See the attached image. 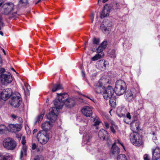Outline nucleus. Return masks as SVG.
<instances>
[{"mask_svg": "<svg viewBox=\"0 0 160 160\" xmlns=\"http://www.w3.org/2000/svg\"><path fill=\"white\" fill-rule=\"evenodd\" d=\"M98 137L100 139L103 140H108L109 137L107 131L103 129H101L99 131Z\"/></svg>", "mask_w": 160, "mask_h": 160, "instance_id": "16", "label": "nucleus"}, {"mask_svg": "<svg viewBox=\"0 0 160 160\" xmlns=\"http://www.w3.org/2000/svg\"><path fill=\"white\" fill-rule=\"evenodd\" d=\"M110 12V7L108 5H105L101 13L100 17L102 18L107 17L109 15Z\"/></svg>", "mask_w": 160, "mask_h": 160, "instance_id": "19", "label": "nucleus"}, {"mask_svg": "<svg viewBox=\"0 0 160 160\" xmlns=\"http://www.w3.org/2000/svg\"><path fill=\"white\" fill-rule=\"evenodd\" d=\"M82 113L87 117H90L92 114V112L91 108L89 106H84L81 110Z\"/></svg>", "mask_w": 160, "mask_h": 160, "instance_id": "18", "label": "nucleus"}, {"mask_svg": "<svg viewBox=\"0 0 160 160\" xmlns=\"http://www.w3.org/2000/svg\"><path fill=\"white\" fill-rule=\"evenodd\" d=\"M2 51H3V53H4L5 54V51L4 50V49H2Z\"/></svg>", "mask_w": 160, "mask_h": 160, "instance_id": "62", "label": "nucleus"}, {"mask_svg": "<svg viewBox=\"0 0 160 160\" xmlns=\"http://www.w3.org/2000/svg\"><path fill=\"white\" fill-rule=\"evenodd\" d=\"M17 14V12H15L13 13H12V15L14 17H15L16 16V15Z\"/></svg>", "mask_w": 160, "mask_h": 160, "instance_id": "55", "label": "nucleus"}, {"mask_svg": "<svg viewBox=\"0 0 160 160\" xmlns=\"http://www.w3.org/2000/svg\"><path fill=\"white\" fill-rule=\"evenodd\" d=\"M105 126L106 129H108L109 128L108 123L107 122H105Z\"/></svg>", "mask_w": 160, "mask_h": 160, "instance_id": "51", "label": "nucleus"}, {"mask_svg": "<svg viewBox=\"0 0 160 160\" xmlns=\"http://www.w3.org/2000/svg\"><path fill=\"white\" fill-rule=\"evenodd\" d=\"M22 102L21 95L18 92L13 93L11 98V105L15 108H18Z\"/></svg>", "mask_w": 160, "mask_h": 160, "instance_id": "9", "label": "nucleus"}, {"mask_svg": "<svg viewBox=\"0 0 160 160\" xmlns=\"http://www.w3.org/2000/svg\"><path fill=\"white\" fill-rule=\"evenodd\" d=\"M144 160H150L148 155L147 154L144 155Z\"/></svg>", "mask_w": 160, "mask_h": 160, "instance_id": "46", "label": "nucleus"}, {"mask_svg": "<svg viewBox=\"0 0 160 160\" xmlns=\"http://www.w3.org/2000/svg\"><path fill=\"white\" fill-rule=\"evenodd\" d=\"M97 65L100 68H106L107 62L105 61L100 60L98 61L97 62Z\"/></svg>", "mask_w": 160, "mask_h": 160, "instance_id": "26", "label": "nucleus"}, {"mask_svg": "<svg viewBox=\"0 0 160 160\" xmlns=\"http://www.w3.org/2000/svg\"><path fill=\"white\" fill-rule=\"evenodd\" d=\"M28 0H19L18 2V6L26 7L29 6Z\"/></svg>", "mask_w": 160, "mask_h": 160, "instance_id": "25", "label": "nucleus"}, {"mask_svg": "<svg viewBox=\"0 0 160 160\" xmlns=\"http://www.w3.org/2000/svg\"><path fill=\"white\" fill-rule=\"evenodd\" d=\"M10 128L11 129L16 130L17 131H19L21 128V126L20 124H11L9 125Z\"/></svg>", "mask_w": 160, "mask_h": 160, "instance_id": "27", "label": "nucleus"}, {"mask_svg": "<svg viewBox=\"0 0 160 160\" xmlns=\"http://www.w3.org/2000/svg\"><path fill=\"white\" fill-rule=\"evenodd\" d=\"M107 41H104L101 43L100 46L102 47L103 48L105 49L107 47Z\"/></svg>", "mask_w": 160, "mask_h": 160, "instance_id": "41", "label": "nucleus"}, {"mask_svg": "<svg viewBox=\"0 0 160 160\" xmlns=\"http://www.w3.org/2000/svg\"><path fill=\"white\" fill-rule=\"evenodd\" d=\"M57 95L58 96V99H55L53 101V103L55 107L52 108H56L57 110H58L62 108L64 104V101H65L64 97L65 96L67 95V94L65 93L62 94L57 93Z\"/></svg>", "mask_w": 160, "mask_h": 160, "instance_id": "6", "label": "nucleus"}, {"mask_svg": "<svg viewBox=\"0 0 160 160\" xmlns=\"http://www.w3.org/2000/svg\"><path fill=\"white\" fill-rule=\"evenodd\" d=\"M102 56H103V54H100L98 53V54L92 57V60L93 61H95L99 59Z\"/></svg>", "mask_w": 160, "mask_h": 160, "instance_id": "35", "label": "nucleus"}, {"mask_svg": "<svg viewBox=\"0 0 160 160\" xmlns=\"http://www.w3.org/2000/svg\"><path fill=\"white\" fill-rule=\"evenodd\" d=\"M139 92V89L138 88H133L128 90L126 92L125 98L128 102L132 101Z\"/></svg>", "mask_w": 160, "mask_h": 160, "instance_id": "8", "label": "nucleus"}, {"mask_svg": "<svg viewBox=\"0 0 160 160\" xmlns=\"http://www.w3.org/2000/svg\"><path fill=\"white\" fill-rule=\"evenodd\" d=\"M62 89L63 87L62 85L59 84H54L53 86L52 92H54Z\"/></svg>", "mask_w": 160, "mask_h": 160, "instance_id": "28", "label": "nucleus"}, {"mask_svg": "<svg viewBox=\"0 0 160 160\" xmlns=\"http://www.w3.org/2000/svg\"><path fill=\"white\" fill-rule=\"evenodd\" d=\"M126 116H127V117L129 119H130L131 118V115H130V113L129 112H128L127 114V115H126Z\"/></svg>", "mask_w": 160, "mask_h": 160, "instance_id": "52", "label": "nucleus"}, {"mask_svg": "<svg viewBox=\"0 0 160 160\" xmlns=\"http://www.w3.org/2000/svg\"><path fill=\"white\" fill-rule=\"evenodd\" d=\"M4 147L8 150H13L17 145L16 142L12 138H5L2 142Z\"/></svg>", "mask_w": 160, "mask_h": 160, "instance_id": "5", "label": "nucleus"}, {"mask_svg": "<svg viewBox=\"0 0 160 160\" xmlns=\"http://www.w3.org/2000/svg\"><path fill=\"white\" fill-rule=\"evenodd\" d=\"M85 97H86V98H87L89 99V98H90V97H89L88 96H85Z\"/></svg>", "mask_w": 160, "mask_h": 160, "instance_id": "63", "label": "nucleus"}, {"mask_svg": "<svg viewBox=\"0 0 160 160\" xmlns=\"http://www.w3.org/2000/svg\"><path fill=\"white\" fill-rule=\"evenodd\" d=\"M117 160H128L126 156L124 154H120L117 157Z\"/></svg>", "mask_w": 160, "mask_h": 160, "instance_id": "36", "label": "nucleus"}, {"mask_svg": "<svg viewBox=\"0 0 160 160\" xmlns=\"http://www.w3.org/2000/svg\"><path fill=\"white\" fill-rule=\"evenodd\" d=\"M7 131L6 127L3 124L0 125V134H3L5 133Z\"/></svg>", "mask_w": 160, "mask_h": 160, "instance_id": "33", "label": "nucleus"}, {"mask_svg": "<svg viewBox=\"0 0 160 160\" xmlns=\"http://www.w3.org/2000/svg\"><path fill=\"white\" fill-rule=\"evenodd\" d=\"M110 130L113 133H115L116 132L115 130L114 129V127L113 126H112L110 128Z\"/></svg>", "mask_w": 160, "mask_h": 160, "instance_id": "47", "label": "nucleus"}, {"mask_svg": "<svg viewBox=\"0 0 160 160\" xmlns=\"http://www.w3.org/2000/svg\"><path fill=\"white\" fill-rule=\"evenodd\" d=\"M118 143L120 144L124 148H125L123 145L120 143L118 140L115 141V142L112 144L110 150V155L112 157L117 156L120 152V150L119 148L116 145V143Z\"/></svg>", "mask_w": 160, "mask_h": 160, "instance_id": "12", "label": "nucleus"}, {"mask_svg": "<svg viewBox=\"0 0 160 160\" xmlns=\"http://www.w3.org/2000/svg\"><path fill=\"white\" fill-rule=\"evenodd\" d=\"M94 18V13L93 12H92L91 13V16H90V18L91 19L92 23L93 21Z\"/></svg>", "mask_w": 160, "mask_h": 160, "instance_id": "44", "label": "nucleus"}, {"mask_svg": "<svg viewBox=\"0 0 160 160\" xmlns=\"http://www.w3.org/2000/svg\"><path fill=\"white\" fill-rule=\"evenodd\" d=\"M91 121L94 123L92 125L95 127L96 129H98V126L100 122L99 118L96 115L93 116L91 118Z\"/></svg>", "mask_w": 160, "mask_h": 160, "instance_id": "20", "label": "nucleus"}, {"mask_svg": "<svg viewBox=\"0 0 160 160\" xmlns=\"http://www.w3.org/2000/svg\"><path fill=\"white\" fill-rule=\"evenodd\" d=\"M18 120H19V121H22V119L21 118L19 117V118H18Z\"/></svg>", "mask_w": 160, "mask_h": 160, "instance_id": "61", "label": "nucleus"}, {"mask_svg": "<svg viewBox=\"0 0 160 160\" xmlns=\"http://www.w3.org/2000/svg\"><path fill=\"white\" fill-rule=\"evenodd\" d=\"M36 145L35 143H32V148L33 150H34L35 148H36Z\"/></svg>", "mask_w": 160, "mask_h": 160, "instance_id": "50", "label": "nucleus"}, {"mask_svg": "<svg viewBox=\"0 0 160 160\" xmlns=\"http://www.w3.org/2000/svg\"><path fill=\"white\" fill-rule=\"evenodd\" d=\"M114 92V90H113L111 86H108V87L105 89L102 94L103 98L105 99H110L109 102L111 104V106L112 107H113V106H112L111 103V98Z\"/></svg>", "mask_w": 160, "mask_h": 160, "instance_id": "10", "label": "nucleus"}, {"mask_svg": "<svg viewBox=\"0 0 160 160\" xmlns=\"http://www.w3.org/2000/svg\"><path fill=\"white\" fill-rule=\"evenodd\" d=\"M100 42V40L99 38H94L93 40V43L94 44L98 45Z\"/></svg>", "mask_w": 160, "mask_h": 160, "instance_id": "39", "label": "nucleus"}, {"mask_svg": "<svg viewBox=\"0 0 160 160\" xmlns=\"http://www.w3.org/2000/svg\"><path fill=\"white\" fill-rule=\"evenodd\" d=\"M5 69L4 68H2L0 70V78L2 83L4 84L10 83L12 80V76L10 73L8 74H4Z\"/></svg>", "mask_w": 160, "mask_h": 160, "instance_id": "7", "label": "nucleus"}, {"mask_svg": "<svg viewBox=\"0 0 160 160\" xmlns=\"http://www.w3.org/2000/svg\"><path fill=\"white\" fill-rule=\"evenodd\" d=\"M52 123L50 121H46L42 123V131H46L47 133L49 132V131L50 134H51L52 131L50 130V129L52 125Z\"/></svg>", "mask_w": 160, "mask_h": 160, "instance_id": "15", "label": "nucleus"}, {"mask_svg": "<svg viewBox=\"0 0 160 160\" xmlns=\"http://www.w3.org/2000/svg\"><path fill=\"white\" fill-rule=\"evenodd\" d=\"M160 158V150L158 148H156L152 152V159L158 160Z\"/></svg>", "mask_w": 160, "mask_h": 160, "instance_id": "21", "label": "nucleus"}, {"mask_svg": "<svg viewBox=\"0 0 160 160\" xmlns=\"http://www.w3.org/2000/svg\"><path fill=\"white\" fill-rule=\"evenodd\" d=\"M68 95L67 96H65L64 99V104L68 108H71L74 106L75 102V99L74 98H68Z\"/></svg>", "mask_w": 160, "mask_h": 160, "instance_id": "14", "label": "nucleus"}, {"mask_svg": "<svg viewBox=\"0 0 160 160\" xmlns=\"http://www.w3.org/2000/svg\"><path fill=\"white\" fill-rule=\"evenodd\" d=\"M21 142L23 145H24L26 143V140H25V137L24 136L22 137Z\"/></svg>", "mask_w": 160, "mask_h": 160, "instance_id": "45", "label": "nucleus"}, {"mask_svg": "<svg viewBox=\"0 0 160 160\" xmlns=\"http://www.w3.org/2000/svg\"><path fill=\"white\" fill-rule=\"evenodd\" d=\"M77 119L78 121H80L81 122L84 123L83 124V126L82 127H81L79 129V132L80 134H83L86 131L85 127L86 125L88 123V120L84 118H78Z\"/></svg>", "mask_w": 160, "mask_h": 160, "instance_id": "17", "label": "nucleus"}, {"mask_svg": "<svg viewBox=\"0 0 160 160\" xmlns=\"http://www.w3.org/2000/svg\"><path fill=\"white\" fill-rule=\"evenodd\" d=\"M11 69L12 70H13L16 73H17V72H16V71H15V70L13 68H11Z\"/></svg>", "mask_w": 160, "mask_h": 160, "instance_id": "60", "label": "nucleus"}, {"mask_svg": "<svg viewBox=\"0 0 160 160\" xmlns=\"http://www.w3.org/2000/svg\"><path fill=\"white\" fill-rule=\"evenodd\" d=\"M4 0H0V2H3Z\"/></svg>", "mask_w": 160, "mask_h": 160, "instance_id": "64", "label": "nucleus"}, {"mask_svg": "<svg viewBox=\"0 0 160 160\" xmlns=\"http://www.w3.org/2000/svg\"><path fill=\"white\" fill-rule=\"evenodd\" d=\"M102 22L106 25V26L108 28H109V27L112 26V22L109 20L105 21H104Z\"/></svg>", "mask_w": 160, "mask_h": 160, "instance_id": "38", "label": "nucleus"}, {"mask_svg": "<svg viewBox=\"0 0 160 160\" xmlns=\"http://www.w3.org/2000/svg\"><path fill=\"white\" fill-rule=\"evenodd\" d=\"M109 6L110 7V10L112 9L114 11H116L119 9L120 5L118 2H115Z\"/></svg>", "mask_w": 160, "mask_h": 160, "instance_id": "29", "label": "nucleus"}, {"mask_svg": "<svg viewBox=\"0 0 160 160\" xmlns=\"http://www.w3.org/2000/svg\"><path fill=\"white\" fill-rule=\"evenodd\" d=\"M14 4L12 2H7L4 4L3 11V13L5 15H8L14 9Z\"/></svg>", "mask_w": 160, "mask_h": 160, "instance_id": "13", "label": "nucleus"}, {"mask_svg": "<svg viewBox=\"0 0 160 160\" xmlns=\"http://www.w3.org/2000/svg\"><path fill=\"white\" fill-rule=\"evenodd\" d=\"M44 113L41 114L39 115L38 116L37 118L36 119V121L34 122V125H36L38 123H39L41 122V121L42 120L43 116L44 115Z\"/></svg>", "mask_w": 160, "mask_h": 160, "instance_id": "34", "label": "nucleus"}, {"mask_svg": "<svg viewBox=\"0 0 160 160\" xmlns=\"http://www.w3.org/2000/svg\"><path fill=\"white\" fill-rule=\"evenodd\" d=\"M92 137L89 133L86 132L83 136V143L88 145L87 147L88 151L91 152L92 154H96L95 157L97 160H106L107 157L106 153L101 149L94 148L89 145Z\"/></svg>", "mask_w": 160, "mask_h": 160, "instance_id": "1", "label": "nucleus"}, {"mask_svg": "<svg viewBox=\"0 0 160 160\" xmlns=\"http://www.w3.org/2000/svg\"><path fill=\"white\" fill-rule=\"evenodd\" d=\"M11 117L14 119H16L17 118V116L14 114L12 115Z\"/></svg>", "mask_w": 160, "mask_h": 160, "instance_id": "53", "label": "nucleus"}, {"mask_svg": "<svg viewBox=\"0 0 160 160\" xmlns=\"http://www.w3.org/2000/svg\"><path fill=\"white\" fill-rule=\"evenodd\" d=\"M89 99H90L91 100L93 101L94 100V98L93 97H90V98H89Z\"/></svg>", "mask_w": 160, "mask_h": 160, "instance_id": "59", "label": "nucleus"}, {"mask_svg": "<svg viewBox=\"0 0 160 160\" xmlns=\"http://www.w3.org/2000/svg\"><path fill=\"white\" fill-rule=\"evenodd\" d=\"M105 89L104 87H103L101 85L97 83L95 86V91L96 93L99 94L102 92H103Z\"/></svg>", "mask_w": 160, "mask_h": 160, "instance_id": "23", "label": "nucleus"}, {"mask_svg": "<svg viewBox=\"0 0 160 160\" xmlns=\"http://www.w3.org/2000/svg\"><path fill=\"white\" fill-rule=\"evenodd\" d=\"M104 49L101 46H99L98 48L97 49V53L101 54H103V56H104V53L103 52V50Z\"/></svg>", "mask_w": 160, "mask_h": 160, "instance_id": "37", "label": "nucleus"}, {"mask_svg": "<svg viewBox=\"0 0 160 160\" xmlns=\"http://www.w3.org/2000/svg\"><path fill=\"white\" fill-rule=\"evenodd\" d=\"M4 26V24L2 22V18L1 15H0V26L3 27Z\"/></svg>", "mask_w": 160, "mask_h": 160, "instance_id": "43", "label": "nucleus"}, {"mask_svg": "<svg viewBox=\"0 0 160 160\" xmlns=\"http://www.w3.org/2000/svg\"><path fill=\"white\" fill-rule=\"evenodd\" d=\"M82 76L83 77V78H85V74L84 72L82 71Z\"/></svg>", "mask_w": 160, "mask_h": 160, "instance_id": "54", "label": "nucleus"}, {"mask_svg": "<svg viewBox=\"0 0 160 160\" xmlns=\"http://www.w3.org/2000/svg\"><path fill=\"white\" fill-rule=\"evenodd\" d=\"M126 85L125 82L122 80H118L115 84L114 91L117 95L123 94L126 90Z\"/></svg>", "mask_w": 160, "mask_h": 160, "instance_id": "2", "label": "nucleus"}, {"mask_svg": "<svg viewBox=\"0 0 160 160\" xmlns=\"http://www.w3.org/2000/svg\"><path fill=\"white\" fill-rule=\"evenodd\" d=\"M27 150V148L25 146H23V147L21 148L20 152V159H21L23 156H26Z\"/></svg>", "mask_w": 160, "mask_h": 160, "instance_id": "30", "label": "nucleus"}, {"mask_svg": "<svg viewBox=\"0 0 160 160\" xmlns=\"http://www.w3.org/2000/svg\"><path fill=\"white\" fill-rule=\"evenodd\" d=\"M112 52L114 53V54H112V56H111V57L112 58H116V55L115 53V51L114 50H112Z\"/></svg>", "mask_w": 160, "mask_h": 160, "instance_id": "48", "label": "nucleus"}, {"mask_svg": "<svg viewBox=\"0 0 160 160\" xmlns=\"http://www.w3.org/2000/svg\"><path fill=\"white\" fill-rule=\"evenodd\" d=\"M12 155L9 153H3L0 155V160H12Z\"/></svg>", "mask_w": 160, "mask_h": 160, "instance_id": "22", "label": "nucleus"}, {"mask_svg": "<svg viewBox=\"0 0 160 160\" xmlns=\"http://www.w3.org/2000/svg\"><path fill=\"white\" fill-rule=\"evenodd\" d=\"M130 138L132 143L135 146H139L142 144L141 136L137 132L131 133Z\"/></svg>", "mask_w": 160, "mask_h": 160, "instance_id": "4", "label": "nucleus"}, {"mask_svg": "<svg viewBox=\"0 0 160 160\" xmlns=\"http://www.w3.org/2000/svg\"><path fill=\"white\" fill-rule=\"evenodd\" d=\"M152 139L153 142L156 143H157V138L156 136V133L155 132H153V133H152Z\"/></svg>", "mask_w": 160, "mask_h": 160, "instance_id": "40", "label": "nucleus"}, {"mask_svg": "<svg viewBox=\"0 0 160 160\" xmlns=\"http://www.w3.org/2000/svg\"><path fill=\"white\" fill-rule=\"evenodd\" d=\"M49 111V112L46 115V116L50 121L53 122L56 120L59 112L56 108H52L50 109Z\"/></svg>", "mask_w": 160, "mask_h": 160, "instance_id": "11", "label": "nucleus"}, {"mask_svg": "<svg viewBox=\"0 0 160 160\" xmlns=\"http://www.w3.org/2000/svg\"><path fill=\"white\" fill-rule=\"evenodd\" d=\"M100 28L102 32L104 33L108 31L109 29V28H108L106 25L102 22L101 24Z\"/></svg>", "mask_w": 160, "mask_h": 160, "instance_id": "32", "label": "nucleus"}, {"mask_svg": "<svg viewBox=\"0 0 160 160\" xmlns=\"http://www.w3.org/2000/svg\"><path fill=\"white\" fill-rule=\"evenodd\" d=\"M140 105V107H138V110H142V107H143V104L142 103H139Z\"/></svg>", "mask_w": 160, "mask_h": 160, "instance_id": "49", "label": "nucleus"}, {"mask_svg": "<svg viewBox=\"0 0 160 160\" xmlns=\"http://www.w3.org/2000/svg\"><path fill=\"white\" fill-rule=\"evenodd\" d=\"M50 131L47 133L44 131H40L37 133V137L38 142L42 144H45L48 141L49 138L52 136Z\"/></svg>", "mask_w": 160, "mask_h": 160, "instance_id": "3", "label": "nucleus"}, {"mask_svg": "<svg viewBox=\"0 0 160 160\" xmlns=\"http://www.w3.org/2000/svg\"><path fill=\"white\" fill-rule=\"evenodd\" d=\"M108 0H102V2L103 3H105L106 2H107V1H108Z\"/></svg>", "mask_w": 160, "mask_h": 160, "instance_id": "58", "label": "nucleus"}, {"mask_svg": "<svg viewBox=\"0 0 160 160\" xmlns=\"http://www.w3.org/2000/svg\"><path fill=\"white\" fill-rule=\"evenodd\" d=\"M43 157L41 155H37L35 157L34 160H43Z\"/></svg>", "mask_w": 160, "mask_h": 160, "instance_id": "42", "label": "nucleus"}, {"mask_svg": "<svg viewBox=\"0 0 160 160\" xmlns=\"http://www.w3.org/2000/svg\"><path fill=\"white\" fill-rule=\"evenodd\" d=\"M125 109L124 108H118L117 111V115L118 117L124 118L126 115L125 112Z\"/></svg>", "mask_w": 160, "mask_h": 160, "instance_id": "24", "label": "nucleus"}, {"mask_svg": "<svg viewBox=\"0 0 160 160\" xmlns=\"http://www.w3.org/2000/svg\"><path fill=\"white\" fill-rule=\"evenodd\" d=\"M38 130L37 129H34L32 132V133L34 134L37 132Z\"/></svg>", "mask_w": 160, "mask_h": 160, "instance_id": "56", "label": "nucleus"}, {"mask_svg": "<svg viewBox=\"0 0 160 160\" xmlns=\"http://www.w3.org/2000/svg\"><path fill=\"white\" fill-rule=\"evenodd\" d=\"M109 81L104 78H101L98 82V84H100L103 86V85H105L108 83Z\"/></svg>", "mask_w": 160, "mask_h": 160, "instance_id": "31", "label": "nucleus"}, {"mask_svg": "<svg viewBox=\"0 0 160 160\" xmlns=\"http://www.w3.org/2000/svg\"><path fill=\"white\" fill-rule=\"evenodd\" d=\"M42 0H38L37 2L35 3V4L36 5L38 3L40 2Z\"/></svg>", "mask_w": 160, "mask_h": 160, "instance_id": "57", "label": "nucleus"}]
</instances>
